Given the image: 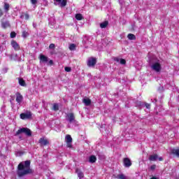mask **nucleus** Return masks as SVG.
Returning <instances> with one entry per match:
<instances>
[{"mask_svg": "<svg viewBox=\"0 0 179 179\" xmlns=\"http://www.w3.org/2000/svg\"><path fill=\"white\" fill-rule=\"evenodd\" d=\"M33 170L30 169V161L22 162L19 164L17 173L19 177H23L27 174H31Z\"/></svg>", "mask_w": 179, "mask_h": 179, "instance_id": "obj_1", "label": "nucleus"}, {"mask_svg": "<svg viewBox=\"0 0 179 179\" xmlns=\"http://www.w3.org/2000/svg\"><path fill=\"white\" fill-rule=\"evenodd\" d=\"M151 69L155 72H160V71H162V64H160V60H157V62L152 63L151 65Z\"/></svg>", "mask_w": 179, "mask_h": 179, "instance_id": "obj_2", "label": "nucleus"}, {"mask_svg": "<svg viewBox=\"0 0 179 179\" xmlns=\"http://www.w3.org/2000/svg\"><path fill=\"white\" fill-rule=\"evenodd\" d=\"M20 134H25L27 136H31V131L26 127H23L20 129L15 134L16 136L20 135Z\"/></svg>", "mask_w": 179, "mask_h": 179, "instance_id": "obj_3", "label": "nucleus"}, {"mask_svg": "<svg viewBox=\"0 0 179 179\" xmlns=\"http://www.w3.org/2000/svg\"><path fill=\"white\" fill-rule=\"evenodd\" d=\"M31 112L30 111H27L25 113H21L20 115V117L21 120H30L31 119Z\"/></svg>", "mask_w": 179, "mask_h": 179, "instance_id": "obj_4", "label": "nucleus"}, {"mask_svg": "<svg viewBox=\"0 0 179 179\" xmlns=\"http://www.w3.org/2000/svg\"><path fill=\"white\" fill-rule=\"evenodd\" d=\"M149 160L150 162H156V160H159V162L163 161V157H159L157 154H154L152 155H150Z\"/></svg>", "mask_w": 179, "mask_h": 179, "instance_id": "obj_5", "label": "nucleus"}, {"mask_svg": "<svg viewBox=\"0 0 179 179\" xmlns=\"http://www.w3.org/2000/svg\"><path fill=\"white\" fill-rule=\"evenodd\" d=\"M65 141L67 144V148H72V137L71 136V135H66Z\"/></svg>", "mask_w": 179, "mask_h": 179, "instance_id": "obj_6", "label": "nucleus"}, {"mask_svg": "<svg viewBox=\"0 0 179 179\" xmlns=\"http://www.w3.org/2000/svg\"><path fill=\"white\" fill-rule=\"evenodd\" d=\"M96 62H97V61L96 60V58L90 57L87 60V65H88V66H94V65H96Z\"/></svg>", "mask_w": 179, "mask_h": 179, "instance_id": "obj_7", "label": "nucleus"}, {"mask_svg": "<svg viewBox=\"0 0 179 179\" xmlns=\"http://www.w3.org/2000/svg\"><path fill=\"white\" fill-rule=\"evenodd\" d=\"M123 164L124 167H131L132 166V162L129 158H124L123 159Z\"/></svg>", "mask_w": 179, "mask_h": 179, "instance_id": "obj_8", "label": "nucleus"}, {"mask_svg": "<svg viewBox=\"0 0 179 179\" xmlns=\"http://www.w3.org/2000/svg\"><path fill=\"white\" fill-rule=\"evenodd\" d=\"M39 143L41 146H46V145H49L50 141H48V139L45 138H41L39 139Z\"/></svg>", "mask_w": 179, "mask_h": 179, "instance_id": "obj_9", "label": "nucleus"}, {"mask_svg": "<svg viewBox=\"0 0 179 179\" xmlns=\"http://www.w3.org/2000/svg\"><path fill=\"white\" fill-rule=\"evenodd\" d=\"M11 45L15 51H19L20 50V45H18L17 42L16 41H11Z\"/></svg>", "mask_w": 179, "mask_h": 179, "instance_id": "obj_10", "label": "nucleus"}, {"mask_svg": "<svg viewBox=\"0 0 179 179\" xmlns=\"http://www.w3.org/2000/svg\"><path fill=\"white\" fill-rule=\"evenodd\" d=\"M16 101L18 102L19 104L23 101V96L19 92L16 94Z\"/></svg>", "mask_w": 179, "mask_h": 179, "instance_id": "obj_11", "label": "nucleus"}, {"mask_svg": "<svg viewBox=\"0 0 179 179\" xmlns=\"http://www.w3.org/2000/svg\"><path fill=\"white\" fill-rule=\"evenodd\" d=\"M67 120L69 121V122H73V121H75V115L73 113H69L67 115Z\"/></svg>", "mask_w": 179, "mask_h": 179, "instance_id": "obj_12", "label": "nucleus"}, {"mask_svg": "<svg viewBox=\"0 0 179 179\" xmlns=\"http://www.w3.org/2000/svg\"><path fill=\"white\" fill-rule=\"evenodd\" d=\"M83 103H84L85 106H90V104H92V100L89 98H85L83 99Z\"/></svg>", "mask_w": 179, "mask_h": 179, "instance_id": "obj_13", "label": "nucleus"}, {"mask_svg": "<svg viewBox=\"0 0 179 179\" xmlns=\"http://www.w3.org/2000/svg\"><path fill=\"white\" fill-rule=\"evenodd\" d=\"M40 59L41 62H48V57H47L44 55H40Z\"/></svg>", "mask_w": 179, "mask_h": 179, "instance_id": "obj_14", "label": "nucleus"}, {"mask_svg": "<svg viewBox=\"0 0 179 179\" xmlns=\"http://www.w3.org/2000/svg\"><path fill=\"white\" fill-rule=\"evenodd\" d=\"M115 61H116L117 62H120L122 65H125V64H127V61H125V59H120L118 57H115Z\"/></svg>", "mask_w": 179, "mask_h": 179, "instance_id": "obj_15", "label": "nucleus"}, {"mask_svg": "<svg viewBox=\"0 0 179 179\" xmlns=\"http://www.w3.org/2000/svg\"><path fill=\"white\" fill-rule=\"evenodd\" d=\"M96 160H97V158L94 155H92L90 157L89 162L90 163H96Z\"/></svg>", "mask_w": 179, "mask_h": 179, "instance_id": "obj_16", "label": "nucleus"}, {"mask_svg": "<svg viewBox=\"0 0 179 179\" xmlns=\"http://www.w3.org/2000/svg\"><path fill=\"white\" fill-rule=\"evenodd\" d=\"M107 26H108V21H105V22L101 23V24H100V27L101 29H106V27H107Z\"/></svg>", "mask_w": 179, "mask_h": 179, "instance_id": "obj_17", "label": "nucleus"}, {"mask_svg": "<svg viewBox=\"0 0 179 179\" xmlns=\"http://www.w3.org/2000/svg\"><path fill=\"white\" fill-rule=\"evenodd\" d=\"M117 179H129L127 176L124 175L123 173L117 175Z\"/></svg>", "mask_w": 179, "mask_h": 179, "instance_id": "obj_18", "label": "nucleus"}, {"mask_svg": "<svg viewBox=\"0 0 179 179\" xmlns=\"http://www.w3.org/2000/svg\"><path fill=\"white\" fill-rule=\"evenodd\" d=\"M1 26L3 29H6V27H9L10 24H9V22L6 21V22H2Z\"/></svg>", "mask_w": 179, "mask_h": 179, "instance_id": "obj_19", "label": "nucleus"}, {"mask_svg": "<svg viewBox=\"0 0 179 179\" xmlns=\"http://www.w3.org/2000/svg\"><path fill=\"white\" fill-rule=\"evenodd\" d=\"M127 38H129V40H136V36L133 34H129L127 36Z\"/></svg>", "mask_w": 179, "mask_h": 179, "instance_id": "obj_20", "label": "nucleus"}, {"mask_svg": "<svg viewBox=\"0 0 179 179\" xmlns=\"http://www.w3.org/2000/svg\"><path fill=\"white\" fill-rule=\"evenodd\" d=\"M173 155H176L178 157H179V149H173L172 150Z\"/></svg>", "mask_w": 179, "mask_h": 179, "instance_id": "obj_21", "label": "nucleus"}, {"mask_svg": "<svg viewBox=\"0 0 179 179\" xmlns=\"http://www.w3.org/2000/svg\"><path fill=\"white\" fill-rule=\"evenodd\" d=\"M19 83L20 86H26V82L24 81V80H23V78L19 79Z\"/></svg>", "mask_w": 179, "mask_h": 179, "instance_id": "obj_22", "label": "nucleus"}, {"mask_svg": "<svg viewBox=\"0 0 179 179\" xmlns=\"http://www.w3.org/2000/svg\"><path fill=\"white\" fill-rule=\"evenodd\" d=\"M76 19L77 20H82V19H83V16L82 15V14H76Z\"/></svg>", "mask_w": 179, "mask_h": 179, "instance_id": "obj_23", "label": "nucleus"}, {"mask_svg": "<svg viewBox=\"0 0 179 179\" xmlns=\"http://www.w3.org/2000/svg\"><path fill=\"white\" fill-rule=\"evenodd\" d=\"M76 48V45H75V44H73V43H72V44H71V45H69V50H70L71 51L75 50Z\"/></svg>", "mask_w": 179, "mask_h": 179, "instance_id": "obj_24", "label": "nucleus"}, {"mask_svg": "<svg viewBox=\"0 0 179 179\" xmlns=\"http://www.w3.org/2000/svg\"><path fill=\"white\" fill-rule=\"evenodd\" d=\"M53 110L55 111H58V110H59V106H58V103L53 104Z\"/></svg>", "mask_w": 179, "mask_h": 179, "instance_id": "obj_25", "label": "nucleus"}, {"mask_svg": "<svg viewBox=\"0 0 179 179\" xmlns=\"http://www.w3.org/2000/svg\"><path fill=\"white\" fill-rule=\"evenodd\" d=\"M60 6L64 8V6H66V0H62L60 3Z\"/></svg>", "mask_w": 179, "mask_h": 179, "instance_id": "obj_26", "label": "nucleus"}, {"mask_svg": "<svg viewBox=\"0 0 179 179\" xmlns=\"http://www.w3.org/2000/svg\"><path fill=\"white\" fill-rule=\"evenodd\" d=\"M4 9H5V10H6V12H8V10H9V3H4Z\"/></svg>", "mask_w": 179, "mask_h": 179, "instance_id": "obj_27", "label": "nucleus"}, {"mask_svg": "<svg viewBox=\"0 0 179 179\" xmlns=\"http://www.w3.org/2000/svg\"><path fill=\"white\" fill-rule=\"evenodd\" d=\"M10 37H11V38H15V37H16V33L14 31L11 32Z\"/></svg>", "mask_w": 179, "mask_h": 179, "instance_id": "obj_28", "label": "nucleus"}, {"mask_svg": "<svg viewBox=\"0 0 179 179\" xmlns=\"http://www.w3.org/2000/svg\"><path fill=\"white\" fill-rule=\"evenodd\" d=\"M49 48H50V50H54V48H55V45L54 43H51Z\"/></svg>", "mask_w": 179, "mask_h": 179, "instance_id": "obj_29", "label": "nucleus"}, {"mask_svg": "<svg viewBox=\"0 0 179 179\" xmlns=\"http://www.w3.org/2000/svg\"><path fill=\"white\" fill-rule=\"evenodd\" d=\"M78 176L79 178H83V173L78 172Z\"/></svg>", "mask_w": 179, "mask_h": 179, "instance_id": "obj_30", "label": "nucleus"}, {"mask_svg": "<svg viewBox=\"0 0 179 179\" xmlns=\"http://www.w3.org/2000/svg\"><path fill=\"white\" fill-rule=\"evenodd\" d=\"M64 70L66 71V72H71V67H65Z\"/></svg>", "mask_w": 179, "mask_h": 179, "instance_id": "obj_31", "label": "nucleus"}, {"mask_svg": "<svg viewBox=\"0 0 179 179\" xmlns=\"http://www.w3.org/2000/svg\"><path fill=\"white\" fill-rule=\"evenodd\" d=\"M155 169H156V165H155V164L152 165V166H150V170H155Z\"/></svg>", "mask_w": 179, "mask_h": 179, "instance_id": "obj_32", "label": "nucleus"}, {"mask_svg": "<svg viewBox=\"0 0 179 179\" xmlns=\"http://www.w3.org/2000/svg\"><path fill=\"white\" fill-rule=\"evenodd\" d=\"M31 2L33 5H36V3H37V0H31Z\"/></svg>", "mask_w": 179, "mask_h": 179, "instance_id": "obj_33", "label": "nucleus"}, {"mask_svg": "<svg viewBox=\"0 0 179 179\" xmlns=\"http://www.w3.org/2000/svg\"><path fill=\"white\" fill-rule=\"evenodd\" d=\"M145 106L147 108H150V104L146 103Z\"/></svg>", "mask_w": 179, "mask_h": 179, "instance_id": "obj_34", "label": "nucleus"}, {"mask_svg": "<svg viewBox=\"0 0 179 179\" xmlns=\"http://www.w3.org/2000/svg\"><path fill=\"white\" fill-rule=\"evenodd\" d=\"M25 17H26V19H29V14H26Z\"/></svg>", "mask_w": 179, "mask_h": 179, "instance_id": "obj_35", "label": "nucleus"}, {"mask_svg": "<svg viewBox=\"0 0 179 179\" xmlns=\"http://www.w3.org/2000/svg\"><path fill=\"white\" fill-rule=\"evenodd\" d=\"M49 64H50V65H52L53 64L52 60L49 61Z\"/></svg>", "mask_w": 179, "mask_h": 179, "instance_id": "obj_36", "label": "nucleus"}, {"mask_svg": "<svg viewBox=\"0 0 179 179\" xmlns=\"http://www.w3.org/2000/svg\"><path fill=\"white\" fill-rule=\"evenodd\" d=\"M2 15H3V13H2V10H0V16H2Z\"/></svg>", "mask_w": 179, "mask_h": 179, "instance_id": "obj_37", "label": "nucleus"}, {"mask_svg": "<svg viewBox=\"0 0 179 179\" xmlns=\"http://www.w3.org/2000/svg\"><path fill=\"white\" fill-rule=\"evenodd\" d=\"M23 37H26V32H23Z\"/></svg>", "mask_w": 179, "mask_h": 179, "instance_id": "obj_38", "label": "nucleus"}, {"mask_svg": "<svg viewBox=\"0 0 179 179\" xmlns=\"http://www.w3.org/2000/svg\"><path fill=\"white\" fill-rule=\"evenodd\" d=\"M56 2H61V0H55Z\"/></svg>", "mask_w": 179, "mask_h": 179, "instance_id": "obj_39", "label": "nucleus"}]
</instances>
